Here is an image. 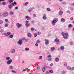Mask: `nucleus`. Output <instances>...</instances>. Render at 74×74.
I'll use <instances>...</instances> for the list:
<instances>
[{
  "instance_id": "nucleus-1",
  "label": "nucleus",
  "mask_w": 74,
  "mask_h": 74,
  "mask_svg": "<svg viewBox=\"0 0 74 74\" xmlns=\"http://www.w3.org/2000/svg\"><path fill=\"white\" fill-rule=\"evenodd\" d=\"M62 36H63L64 39H67L69 36V34H68L67 33H64V32H62Z\"/></svg>"
},
{
  "instance_id": "nucleus-2",
  "label": "nucleus",
  "mask_w": 74,
  "mask_h": 74,
  "mask_svg": "<svg viewBox=\"0 0 74 74\" xmlns=\"http://www.w3.org/2000/svg\"><path fill=\"white\" fill-rule=\"evenodd\" d=\"M58 21V19L57 18H54L51 22V24L53 26L55 25V24Z\"/></svg>"
},
{
  "instance_id": "nucleus-3",
  "label": "nucleus",
  "mask_w": 74,
  "mask_h": 74,
  "mask_svg": "<svg viewBox=\"0 0 74 74\" xmlns=\"http://www.w3.org/2000/svg\"><path fill=\"white\" fill-rule=\"evenodd\" d=\"M3 17H7L8 15V12H5L3 14Z\"/></svg>"
},
{
  "instance_id": "nucleus-4",
  "label": "nucleus",
  "mask_w": 74,
  "mask_h": 74,
  "mask_svg": "<svg viewBox=\"0 0 74 74\" xmlns=\"http://www.w3.org/2000/svg\"><path fill=\"white\" fill-rule=\"evenodd\" d=\"M16 25L18 28H20L22 27V24H20L19 23H16Z\"/></svg>"
},
{
  "instance_id": "nucleus-5",
  "label": "nucleus",
  "mask_w": 74,
  "mask_h": 74,
  "mask_svg": "<svg viewBox=\"0 0 74 74\" xmlns=\"http://www.w3.org/2000/svg\"><path fill=\"white\" fill-rule=\"evenodd\" d=\"M15 53V49H12L10 51V53Z\"/></svg>"
},
{
  "instance_id": "nucleus-6",
  "label": "nucleus",
  "mask_w": 74,
  "mask_h": 74,
  "mask_svg": "<svg viewBox=\"0 0 74 74\" xmlns=\"http://www.w3.org/2000/svg\"><path fill=\"white\" fill-rule=\"evenodd\" d=\"M12 60L11 59H10L9 60H8L7 62L6 63L7 64H11V63H12Z\"/></svg>"
},
{
  "instance_id": "nucleus-7",
  "label": "nucleus",
  "mask_w": 74,
  "mask_h": 74,
  "mask_svg": "<svg viewBox=\"0 0 74 74\" xmlns=\"http://www.w3.org/2000/svg\"><path fill=\"white\" fill-rule=\"evenodd\" d=\"M23 43V41H22V40L21 39L19 40H18V44H19V45H22Z\"/></svg>"
},
{
  "instance_id": "nucleus-8",
  "label": "nucleus",
  "mask_w": 74,
  "mask_h": 74,
  "mask_svg": "<svg viewBox=\"0 0 74 74\" xmlns=\"http://www.w3.org/2000/svg\"><path fill=\"white\" fill-rule=\"evenodd\" d=\"M45 44H46V45H48V44H49V40H48L45 39Z\"/></svg>"
},
{
  "instance_id": "nucleus-9",
  "label": "nucleus",
  "mask_w": 74,
  "mask_h": 74,
  "mask_svg": "<svg viewBox=\"0 0 74 74\" xmlns=\"http://www.w3.org/2000/svg\"><path fill=\"white\" fill-rule=\"evenodd\" d=\"M25 22V26L26 27H29V26H30L29 25V24H28V23H29V21H26Z\"/></svg>"
},
{
  "instance_id": "nucleus-10",
  "label": "nucleus",
  "mask_w": 74,
  "mask_h": 74,
  "mask_svg": "<svg viewBox=\"0 0 74 74\" xmlns=\"http://www.w3.org/2000/svg\"><path fill=\"white\" fill-rule=\"evenodd\" d=\"M51 56L50 55H49L47 56V58H48V60H49V61H51V60H52V59L51 58Z\"/></svg>"
},
{
  "instance_id": "nucleus-11",
  "label": "nucleus",
  "mask_w": 74,
  "mask_h": 74,
  "mask_svg": "<svg viewBox=\"0 0 74 74\" xmlns=\"http://www.w3.org/2000/svg\"><path fill=\"white\" fill-rule=\"evenodd\" d=\"M25 19H27L28 21H30L31 19V18L29 17V16H26L25 17Z\"/></svg>"
},
{
  "instance_id": "nucleus-12",
  "label": "nucleus",
  "mask_w": 74,
  "mask_h": 74,
  "mask_svg": "<svg viewBox=\"0 0 74 74\" xmlns=\"http://www.w3.org/2000/svg\"><path fill=\"white\" fill-rule=\"evenodd\" d=\"M46 16L47 15L45 14H43V16L42 17L43 19H44V20H45L46 19H47V17Z\"/></svg>"
},
{
  "instance_id": "nucleus-13",
  "label": "nucleus",
  "mask_w": 74,
  "mask_h": 74,
  "mask_svg": "<svg viewBox=\"0 0 74 74\" xmlns=\"http://www.w3.org/2000/svg\"><path fill=\"white\" fill-rule=\"evenodd\" d=\"M9 69H10V70H12L13 69H14V66L12 65H10L9 67Z\"/></svg>"
},
{
  "instance_id": "nucleus-14",
  "label": "nucleus",
  "mask_w": 74,
  "mask_h": 74,
  "mask_svg": "<svg viewBox=\"0 0 74 74\" xmlns=\"http://www.w3.org/2000/svg\"><path fill=\"white\" fill-rule=\"evenodd\" d=\"M55 60L56 62H58L59 61V58H55Z\"/></svg>"
},
{
  "instance_id": "nucleus-15",
  "label": "nucleus",
  "mask_w": 74,
  "mask_h": 74,
  "mask_svg": "<svg viewBox=\"0 0 74 74\" xmlns=\"http://www.w3.org/2000/svg\"><path fill=\"white\" fill-rule=\"evenodd\" d=\"M1 4L2 5H6V3L5 2H3L1 3Z\"/></svg>"
},
{
  "instance_id": "nucleus-16",
  "label": "nucleus",
  "mask_w": 74,
  "mask_h": 74,
  "mask_svg": "<svg viewBox=\"0 0 74 74\" xmlns=\"http://www.w3.org/2000/svg\"><path fill=\"white\" fill-rule=\"evenodd\" d=\"M8 7L9 8H12V5L11 4H10L8 5Z\"/></svg>"
},
{
  "instance_id": "nucleus-17",
  "label": "nucleus",
  "mask_w": 74,
  "mask_h": 74,
  "mask_svg": "<svg viewBox=\"0 0 74 74\" xmlns=\"http://www.w3.org/2000/svg\"><path fill=\"white\" fill-rule=\"evenodd\" d=\"M28 37H30L32 36V34L30 33H28L27 34Z\"/></svg>"
},
{
  "instance_id": "nucleus-18",
  "label": "nucleus",
  "mask_w": 74,
  "mask_h": 74,
  "mask_svg": "<svg viewBox=\"0 0 74 74\" xmlns=\"http://www.w3.org/2000/svg\"><path fill=\"white\" fill-rule=\"evenodd\" d=\"M42 72H44L45 71V67H43L42 69Z\"/></svg>"
},
{
  "instance_id": "nucleus-19",
  "label": "nucleus",
  "mask_w": 74,
  "mask_h": 74,
  "mask_svg": "<svg viewBox=\"0 0 74 74\" xmlns=\"http://www.w3.org/2000/svg\"><path fill=\"white\" fill-rule=\"evenodd\" d=\"M16 2L15 1H14L12 3V4L13 6L14 5H16Z\"/></svg>"
},
{
  "instance_id": "nucleus-20",
  "label": "nucleus",
  "mask_w": 74,
  "mask_h": 74,
  "mask_svg": "<svg viewBox=\"0 0 74 74\" xmlns=\"http://www.w3.org/2000/svg\"><path fill=\"white\" fill-rule=\"evenodd\" d=\"M59 39L57 38H56L55 40V41L56 42H59Z\"/></svg>"
},
{
  "instance_id": "nucleus-21",
  "label": "nucleus",
  "mask_w": 74,
  "mask_h": 74,
  "mask_svg": "<svg viewBox=\"0 0 74 74\" xmlns=\"http://www.w3.org/2000/svg\"><path fill=\"white\" fill-rule=\"evenodd\" d=\"M11 34V32H8L7 33V36H10Z\"/></svg>"
},
{
  "instance_id": "nucleus-22",
  "label": "nucleus",
  "mask_w": 74,
  "mask_h": 74,
  "mask_svg": "<svg viewBox=\"0 0 74 74\" xmlns=\"http://www.w3.org/2000/svg\"><path fill=\"white\" fill-rule=\"evenodd\" d=\"M55 47H52L51 48V50L52 51H53L55 50Z\"/></svg>"
},
{
  "instance_id": "nucleus-23",
  "label": "nucleus",
  "mask_w": 74,
  "mask_h": 74,
  "mask_svg": "<svg viewBox=\"0 0 74 74\" xmlns=\"http://www.w3.org/2000/svg\"><path fill=\"white\" fill-rule=\"evenodd\" d=\"M14 14V12L12 11H11L10 13V15H13Z\"/></svg>"
},
{
  "instance_id": "nucleus-24",
  "label": "nucleus",
  "mask_w": 74,
  "mask_h": 74,
  "mask_svg": "<svg viewBox=\"0 0 74 74\" xmlns=\"http://www.w3.org/2000/svg\"><path fill=\"white\" fill-rule=\"evenodd\" d=\"M9 38H13V35L12 34H10L9 36Z\"/></svg>"
},
{
  "instance_id": "nucleus-25",
  "label": "nucleus",
  "mask_w": 74,
  "mask_h": 74,
  "mask_svg": "<svg viewBox=\"0 0 74 74\" xmlns=\"http://www.w3.org/2000/svg\"><path fill=\"white\" fill-rule=\"evenodd\" d=\"M14 1V0H9L8 1L9 3H11L12 2H13Z\"/></svg>"
},
{
  "instance_id": "nucleus-26",
  "label": "nucleus",
  "mask_w": 74,
  "mask_h": 74,
  "mask_svg": "<svg viewBox=\"0 0 74 74\" xmlns=\"http://www.w3.org/2000/svg\"><path fill=\"white\" fill-rule=\"evenodd\" d=\"M10 59V58L9 57H8L6 58V60H8Z\"/></svg>"
},
{
  "instance_id": "nucleus-27",
  "label": "nucleus",
  "mask_w": 74,
  "mask_h": 74,
  "mask_svg": "<svg viewBox=\"0 0 74 74\" xmlns=\"http://www.w3.org/2000/svg\"><path fill=\"white\" fill-rule=\"evenodd\" d=\"M59 14L60 15H62L63 14V12L62 11H60L59 12Z\"/></svg>"
},
{
  "instance_id": "nucleus-28",
  "label": "nucleus",
  "mask_w": 74,
  "mask_h": 74,
  "mask_svg": "<svg viewBox=\"0 0 74 74\" xmlns=\"http://www.w3.org/2000/svg\"><path fill=\"white\" fill-rule=\"evenodd\" d=\"M32 10H33V9L32 8H30L28 10V11L29 12H31L32 11Z\"/></svg>"
},
{
  "instance_id": "nucleus-29",
  "label": "nucleus",
  "mask_w": 74,
  "mask_h": 74,
  "mask_svg": "<svg viewBox=\"0 0 74 74\" xmlns=\"http://www.w3.org/2000/svg\"><path fill=\"white\" fill-rule=\"evenodd\" d=\"M66 73V72L65 71H63L62 72V74H65Z\"/></svg>"
},
{
  "instance_id": "nucleus-30",
  "label": "nucleus",
  "mask_w": 74,
  "mask_h": 74,
  "mask_svg": "<svg viewBox=\"0 0 74 74\" xmlns=\"http://www.w3.org/2000/svg\"><path fill=\"white\" fill-rule=\"evenodd\" d=\"M64 46H61L60 47V49L61 50H63L64 49Z\"/></svg>"
},
{
  "instance_id": "nucleus-31",
  "label": "nucleus",
  "mask_w": 74,
  "mask_h": 74,
  "mask_svg": "<svg viewBox=\"0 0 74 74\" xmlns=\"http://www.w3.org/2000/svg\"><path fill=\"white\" fill-rule=\"evenodd\" d=\"M71 66H67L66 68H67L69 70H71Z\"/></svg>"
},
{
  "instance_id": "nucleus-32",
  "label": "nucleus",
  "mask_w": 74,
  "mask_h": 74,
  "mask_svg": "<svg viewBox=\"0 0 74 74\" xmlns=\"http://www.w3.org/2000/svg\"><path fill=\"white\" fill-rule=\"evenodd\" d=\"M67 65V64L66 62H64V66H66Z\"/></svg>"
},
{
  "instance_id": "nucleus-33",
  "label": "nucleus",
  "mask_w": 74,
  "mask_h": 74,
  "mask_svg": "<svg viewBox=\"0 0 74 74\" xmlns=\"http://www.w3.org/2000/svg\"><path fill=\"white\" fill-rule=\"evenodd\" d=\"M61 21H62V22L65 21V20L63 18H62L61 19Z\"/></svg>"
},
{
  "instance_id": "nucleus-34",
  "label": "nucleus",
  "mask_w": 74,
  "mask_h": 74,
  "mask_svg": "<svg viewBox=\"0 0 74 74\" xmlns=\"http://www.w3.org/2000/svg\"><path fill=\"white\" fill-rule=\"evenodd\" d=\"M29 48H25V51H29Z\"/></svg>"
},
{
  "instance_id": "nucleus-35",
  "label": "nucleus",
  "mask_w": 74,
  "mask_h": 74,
  "mask_svg": "<svg viewBox=\"0 0 74 74\" xmlns=\"http://www.w3.org/2000/svg\"><path fill=\"white\" fill-rule=\"evenodd\" d=\"M47 11H51V9L49 8H47Z\"/></svg>"
},
{
  "instance_id": "nucleus-36",
  "label": "nucleus",
  "mask_w": 74,
  "mask_h": 74,
  "mask_svg": "<svg viewBox=\"0 0 74 74\" xmlns=\"http://www.w3.org/2000/svg\"><path fill=\"white\" fill-rule=\"evenodd\" d=\"M8 24H5V27H8Z\"/></svg>"
},
{
  "instance_id": "nucleus-37",
  "label": "nucleus",
  "mask_w": 74,
  "mask_h": 74,
  "mask_svg": "<svg viewBox=\"0 0 74 74\" xmlns=\"http://www.w3.org/2000/svg\"><path fill=\"white\" fill-rule=\"evenodd\" d=\"M3 21L0 20V24H3Z\"/></svg>"
},
{
  "instance_id": "nucleus-38",
  "label": "nucleus",
  "mask_w": 74,
  "mask_h": 74,
  "mask_svg": "<svg viewBox=\"0 0 74 74\" xmlns=\"http://www.w3.org/2000/svg\"><path fill=\"white\" fill-rule=\"evenodd\" d=\"M40 42V41L39 40H38L36 41V43H38V44H39Z\"/></svg>"
},
{
  "instance_id": "nucleus-39",
  "label": "nucleus",
  "mask_w": 74,
  "mask_h": 74,
  "mask_svg": "<svg viewBox=\"0 0 74 74\" xmlns=\"http://www.w3.org/2000/svg\"><path fill=\"white\" fill-rule=\"evenodd\" d=\"M28 3H29V2H25V5H27Z\"/></svg>"
},
{
  "instance_id": "nucleus-40",
  "label": "nucleus",
  "mask_w": 74,
  "mask_h": 74,
  "mask_svg": "<svg viewBox=\"0 0 74 74\" xmlns=\"http://www.w3.org/2000/svg\"><path fill=\"white\" fill-rule=\"evenodd\" d=\"M50 73H53V71L52 70H51L49 71Z\"/></svg>"
},
{
  "instance_id": "nucleus-41",
  "label": "nucleus",
  "mask_w": 74,
  "mask_h": 74,
  "mask_svg": "<svg viewBox=\"0 0 74 74\" xmlns=\"http://www.w3.org/2000/svg\"><path fill=\"white\" fill-rule=\"evenodd\" d=\"M3 32H4V29H1L0 31L1 33H3Z\"/></svg>"
},
{
  "instance_id": "nucleus-42",
  "label": "nucleus",
  "mask_w": 74,
  "mask_h": 74,
  "mask_svg": "<svg viewBox=\"0 0 74 74\" xmlns=\"http://www.w3.org/2000/svg\"><path fill=\"white\" fill-rule=\"evenodd\" d=\"M34 36L35 37H36L37 36V34L36 33H35L34 34Z\"/></svg>"
},
{
  "instance_id": "nucleus-43",
  "label": "nucleus",
  "mask_w": 74,
  "mask_h": 74,
  "mask_svg": "<svg viewBox=\"0 0 74 74\" xmlns=\"http://www.w3.org/2000/svg\"><path fill=\"white\" fill-rule=\"evenodd\" d=\"M38 59H42V56H40Z\"/></svg>"
},
{
  "instance_id": "nucleus-44",
  "label": "nucleus",
  "mask_w": 74,
  "mask_h": 74,
  "mask_svg": "<svg viewBox=\"0 0 74 74\" xmlns=\"http://www.w3.org/2000/svg\"><path fill=\"white\" fill-rule=\"evenodd\" d=\"M71 26H72V25L71 24H69L68 26L69 27H71Z\"/></svg>"
},
{
  "instance_id": "nucleus-45",
  "label": "nucleus",
  "mask_w": 74,
  "mask_h": 74,
  "mask_svg": "<svg viewBox=\"0 0 74 74\" xmlns=\"http://www.w3.org/2000/svg\"><path fill=\"white\" fill-rule=\"evenodd\" d=\"M33 18H35L36 16V14H34L33 15Z\"/></svg>"
},
{
  "instance_id": "nucleus-46",
  "label": "nucleus",
  "mask_w": 74,
  "mask_h": 74,
  "mask_svg": "<svg viewBox=\"0 0 74 74\" xmlns=\"http://www.w3.org/2000/svg\"><path fill=\"white\" fill-rule=\"evenodd\" d=\"M38 34V35H40V34H41V32H38V33H37Z\"/></svg>"
},
{
  "instance_id": "nucleus-47",
  "label": "nucleus",
  "mask_w": 74,
  "mask_h": 74,
  "mask_svg": "<svg viewBox=\"0 0 74 74\" xmlns=\"http://www.w3.org/2000/svg\"><path fill=\"white\" fill-rule=\"evenodd\" d=\"M71 70H74V67H72V68H71Z\"/></svg>"
},
{
  "instance_id": "nucleus-48",
  "label": "nucleus",
  "mask_w": 74,
  "mask_h": 74,
  "mask_svg": "<svg viewBox=\"0 0 74 74\" xmlns=\"http://www.w3.org/2000/svg\"><path fill=\"white\" fill-rule=\"evenodd\" d=\"M26 70H27V68H26V69H23V71H26Z\"/></svg>"
},
{
  "instance_id": "nucleus-49",
  "label": "nucleus",
  "mask_w": 74,
  "mask_h": 74,
  "mask_svg": "<svg viewBox=\"0 0 74 74\" xmlns=\"http://www.w3.org/2000/svg\"><path fill=\"white\" fill-rule=\"evenodd\" d=\"M12 73H16V71H12Z\"/></svg>"
},
{
  "instance_id": "nucleus-50",
  "label": "nucleus",
  "mask_w": 74,
  "mask_h": 74,
  "mask_svg": "<svg viewBox=\"0 0 74 74\" xmlns=\"http://www.w3.org/2000/svg\"><path fill=\"white\" fill-rule=\"evenodd\" d=\"M62 4H66V2H63L62 3Z\"/></svg>"
},
{
  "instance_id": "nucleus-51",
  "label": "nucleus",
  "mask_w": 74,
  "mask_h": 74,
  "mask_svg": "<svg viewBox=\"0 0 74 74\" xmlns=\"http://www.w3.org/2000/svg\"><path fill=\"white\" fill-rule=\"evenodd\" d=\"M8 19H5V22H8Z\"/></svg>"
},
{
  "instance_id": "nucleus-52",
  "label": "nucleus",
  "mask_w": 74,
  "mask_h": 74,
  "mask_svg": "<svg viewBox=\"0 0 74 74\" xmlns=\"http://www.w3.org/2000/svg\"><path fill=\"white\" fill-rule=\"evenodd\" d=\"M53 63H51L50 64V66H53Z\"/></svg>"
},
{
  "instance_id": "nucleus-53",
  "label": "nucleus",
  "mask_w": 74,
  "mask_h": 74,
  "mask_svg": "<svg viewBox=\"0 0 74 74\" xmlns=\"http://www.w3.org/2000/svg\"><path fill=\"white\" fill-rule=\"evenodd\" d=\"M38 70H39L40 69V67H38L37 68Z\"/></svg>"
},
{
  "instance_id": "nucleus-54",
  "label": "nucleus",
  "mask_w": 74,
  "mask_h": 74,
  "mask_svg": "<svg viewBox=\"0 0 74 74\" xmlns=\"http://www.w3.org/2000/svg\"><path fill=\"white\" fill-rule=\"evenodd\" d=\"M38 45L37 43H36L35 44V46L36 47H38Z\"/></svg>"
},
{
  "instance_id": "nucleus-55",
  "label": "nucleus",
  "mask_w": 74,
  "mask_h": 74,
  "mask_svg": "<svg viewBox=\"0 0 74 74\" xmlns=\"http://www.w3.org/2000/svg\"><path fill=\"white\" fill-rule=\"evenodd\" d=\"M31 30L32 31H33L34 30V28H31Z\"/></svg>"
},
{
  "instance_id": "nucleus-56",
  "label": "nucleus",
  "mask_w": 74,
  "mask_h": 74,
  "mask_svg": "<svg viewBox=\"0 0 74 74\" xmlns=\"http://www.w3.org/2000/svg\"><path fill=\"white\" fill-rule=\"evenodd\" d=\"M15 8L16 10H18V8L17 7H15Z\"/></svg>"
},
{
  "instance_id": "nucleus-57",
  "label": "nucleus",
  "mask_w": 74,
  "mask_h": 74,
  "mask_svg": "<svg viewBox=\"0 0 74 74\" xmlns=\"http://www.w3.org/2000/svg\"><path fill=\"white\" fill-rule=\"evenodd\" d=\"M22 40H23V41H25V38H22Z\"/></svg>"
},
{
  "instance_id": "nucleus-58",
  "label": "nucleus",
  "mask_w": 74,
  "mask_h": 74,
  "mask_svg": "<svg viewBox=\"0 0 74 74\" xmlns=\"http://www.w3.org/2000/svg\"><path fill=\"white\" fill-rule=\"evenodd\" d=\"M71 20H73V17H72L70 18Z\"/></svg>"
},
{
  "instance_id": "nucleus-59",
  "label": "nucleus",
  "mask_w": 74,
  "mask_h": 74,
  "mask_svg": "<svg viewBox=\"0 0 74 74\" xmlns=\"http://www.w3.org/2000/svg\"><path fill=\"white\" fill-rule=\"evenodd\" d=\"M46 74H50V73H49V72H47L46 73Z\"/></svg>"
},
{
  "instance_id": "nucleus-60",
  "label": "nucleus",
  "mask_w": 74,
  "mask_h": 74,
  "mask_svg": "<svg viewBox=\"0 0 74 74\" xmlns=\"http://www.w3.org/2000/svg\"><path fill=\"white\" fill-rule=\"evenodd\" d=\"M67 13H69V14H70V12L69 11H67Z\"/></svg>"
},
{
  "instance_id": "nucleus-61",
  "label": "nucleus",
  "mask_w": 74,
  "mask_h": 74,
  "mask_svg": "<svg viewBox=\"0 0 74 74\" xmlns=\"http://www.w3.org/2000/svg\"><path fill=\"white\" fill-rule=\"evenodd\" d=\"M24 41H25L27 42V39H25V40Z\"/></svg>"
},
{
  "instance_id": "nucleus-62",
  "label": "nucleus",
  "mask_w": 74,
  "mask_h": 74,
  "mask_svg": "<svg viewBox=\"0 0 74 74\" xmlns=\"http://www.w3.org/2000/svg\"><path fill=\"white\" fill-rule=\"evenodd\" d=\"M3 34L4 35H6V36H7V33H5Z\"/></svg>"
},
{
  "instance_id": "nucleus-63",
  "label": "nucleus",
  "mask_w": 74,
  "mask_h": 74,
  "mask_svg": "<svg viewBox=\"0 0 74 74\" xmlns=\"http://www.w3.org/2000/svg\"><path fill=\"white\" fill-rule=\"evenodd\" d=\"M70 44L71 45H73V43H71Z\"/></svg>"
},
{
  "instance_id": "nucleus-64",
  "label": "nucleus",
  "mask_w": 74,
  "mask_h": 74,
  "mask_svg": "<svg viewBox=\"0 0 74 74\" xmlns=\"http://www.w3.org/2000/svg\"><path fill=\"white\" fill-rule=\"evenodd\" d=\"M59 1H62V0H59Z\"/></svg>"
}]
</instances>
